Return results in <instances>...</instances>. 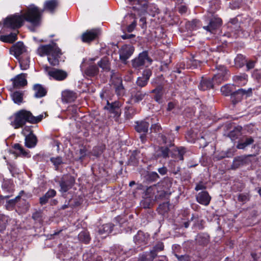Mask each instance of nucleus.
<instances>
[{"label":"nucleus","mask_w":261,"mask_h":261,"mask_svg":"<svg viewBox=\"0 0 261 261\" xmlns=\"http://www.w3.org/2000/svg\"><path fill=\"white\" fill-rule=\"evenodd\" d=\"M145 134H143L140 137V138L141 139V140L142 143H144L145 142Z\"/></svg>","instance_id":"obj_63"},{"label":"nucleus","mask_w":261,"mask_h":261,"mask_svg":"<svg viewBox=\"0 0 261 261\" xmlns=\"http://www.w3.org/2000/svg\"><path fill=\"white\" fill-rule=\"evenodd\" d=\"M130 112H133V109L129 108L125 112V115L127 119H130L132 117L130 115Z\"/></svg>","instance_id":"obj_55"},{"label":"nucleus","mask_w":261,"mask_h":261,"mask_svg":"<svg viewBox=\"0 0 261 261\" xmlns=\"http://www.w3.org/2000/svg\"><path fill=\"white\" fill-rule=\"evenodd\" d=\"M239 26L238 19L237 18L231 19L227 23L228 28L230 29H236Z\"/></svg>","instance_id":"obj_38"},{"label":"nucleus","mask_w":261,"mask_h":261,"mask_svg":"<svg viewBox=\"0 0 261 261\" xmlns=\"http://www.w3.org/2000/svg\"><path fill=\"white\" fill-rule=\"evenodd\" d=\"M27 74L21 73L16 75L13 80V86L16 88L23 87L27 84Z\"/></svg>","instance_id":"obj_14"},{"label":"nucleus","mask_w":261,"mask_h":261,"mask_svg":"<svg viewBox=\"0 0 261 261\" xmlns=\"http://www.w3.org/2000/svg\"><path fill=\"white\" fill-rule=\"evenodd\" d=\"M217 73L213 78L214 83L220 84L228 79L229 73L225 67L220 65L217 67Z\"/></svg>","instance_id":"obj_6"},{"label":"nucleus","mask_w":261,"mask_h":261,"mask_svg":"<svg viewBox=\"0 0 261 261\" xmlns=\"http://www.w3.org/2000/svg\"><path fill=\"white\" fill-rule=\"evenodd\" d=\"M247 68L248 70L253 68L254 67L255 62L253 61H249L248 62H246Z\"/></svg>","instance_id":"obj_54"},{"label":"nucleus","mask_w":261,"mask_h":261,"mask_svg":"<svg viewBox=\"0 0 261 261\" xmlns=\"http://www.w3.org/2000/svg\"><path fill=\"white\" fill-rule=\"evenodd\" d=\"M35 96L36 97H42L46 94V89L40 84H36L34 86Z\"/></svg>","instance_id":"obj_25"},{"label":"nucleus","mask_w":261,"mask_h":261,"mask_svg":"<svg viewBox=\"0 0 261 261\" xmlns=\"http://www.w3.org/2000/svg\"><path fill=\"white\" fill-rule=\"evenodd\" d=\"M107 105L105 107V109L109 111V113L113 115V117L116 119L118 118L120 115L121 110L120 107L121 105L118 101H115L110 103L108 101H107Z\"/></svg>","instance_id":"obj_9"},{"label":"nucleus","mask_w":261,"mask_h":261,"mask_svg":"<svg viewBox=\"0 0 261 261\" xmlns=\"http://www.w3.org/2000/svg\"><path fill=\"white\" fill-rule=\"evenodd\" d=\"M186 10H187L186 7H181L179 9V11L180 13H185L186 12Z\"/></svg>","instance_id":"obj_62"},{"label":"nucleus","mask_w":261,"mask_h":261,"mask_svg":"<svg viewBox=\"0 0 261 261\" xmlns=\"http://www.w3.org/2000/svg\"><path fill=\"white\" fill-rule=\"evenodd\" d=\"M37 143L36 137L32 133L28 134L25 138V145L28 148H32L35 146Z\"/></svg>","instance_id":"obj_19"},{"label":"nucleus","mask_w":261,"mask_h":261,"mask_svg":"<svg viewBox=\"0 0 261 261\" xmlns=\"http://www.w3.org/2000/svg\"><path fill=\"white\" fill-rule=\"evenodd\" d=\"M77 98V94L70 90H65L62 92V98L65 102H71L74 101Z\"/></svg>","instance_id":"obj_16"},{"label":"nucleus","mask_w":261,"mask_h":261,"mask_svg":"<svg viewBox=\"0 0 261 261\" xmlns=\"http://www.w3.org/2000/svg\"><path fill=\"white\" fill-rule=\"evenodd\" d=\"M104 149L105 146L103 145L95 147L93 149V155L96 156H98L102 152Z\"/></svg>","instance_id":"obj_42"},{"label":"nucleus","mask_w":261,"mask_h":261,"mask_svg":"<svg viewBox=\"0 0 261 261\" xmlns=\"http://www.w3.org/2000/svg\"><path fill=\"white\" fill-rule=\"evenodd\" d=\"M27 132L29 133V134H30V133H32L30 127L24 128L22 131V134L26 137V136L28 135Z\"/></svg>","instance_id":"obj_57"},{"label":"nucleus","mask_w":261,"mask_h":261,"mask_svg":"<svg viewBox=\"0 0 261 261\" xmlns=\"http://www.w3.org/2000/svg\"><path fill=\"white\" fill-rule=\"evenodd\" d=\"M169 204L168 203H164L161 204L159 206V209L165 208V212H167L168 210Z\"/></svg>","instance_id":"obj_56"},{"label":"nucleus","mask_w":261,"mask_h":261,"mask_svg":"<svg viewBox=\"0 0 261 261\" xmlns=\"http://www.w3.org/2000/svg\"><path fill=\"white\" fill-rule=\"evenodd\" d=\"M50 161L56 167V169H57L58 166L63 163L62 159L60 156H57L56 158H51L50 159Z\"/></svg>","instance_id":"obj_40"},{"label":"nucleus","mask_w":261,"mask_h":261,"mask_svg":"<svg viewBox=\"0 0 261 261\" xmlns=\"http://www.w3.org/2000/svg\"><path fill=\"white\" fill-rule=\"evenodd\" d=\"M44 69L47 72V74L50 76V78L52 77L56 80H63L67 76V73L62 70L56 69L49 70V67L47 66H45Z\"/></svg>","instance_id":"obj_10"},{"label":"nucleus","mask_w":261,"mask_h":261,"mask_svg":"<svg viewBox=\"0 0 261 261\" xmlns=\"http://www.w3.org/2000/svg\"><path fill=\"white\" fill-rule=\"evenodd\" d=\"M134 50V47L131 45H123L119 50L120 60L126 64L127 60L132 55Z\"/></svg>","instance_id":"obj_8"},{"label":"nucleus","mask_w":261,"mask_h":261,"mask_svg":"<svg viewBox=\"0 0 261 261\" xmlns=\"http://www.w3.org/2000/svg\"><path fill=\"white\" fill-rule=\"evenodd\" d=\"M146 95H147L146 93L141 91H136V90L134 89L131 92V100L135 102H139L144 98Z\"/></svg>","instance_id":"obj_18"},{"label":"nucleus","mask_w":261,"mask_h":261,"mask_svg":"<svg viewBox=\"0 0 261 261\" xmlns=\"http://www.w3.org/2000/svg\"><path fill=\"white\" fill-rule=\"evenodd\" d=\"M150 128L152 131L158 132L161 129V126L159 123H156L152 124Z\"/></svg>","instance_id":"obj_48"},{"label":"nucleus","mask_w":261,"mask_h":261,"mask_svg":"<svg viewBox=\"0 0 261 261\" xmlns=\"http://www.w3.org/2000/svg\"><path fill=\"white\" fill-rule=\"evenodd\" d=\"M248 200V196L244 194H240L238 196V200L242 202H245Z\"/></svg>","instance_id":"obj_51"},{"label":"nucleus","mask_w":261,"mask_h":261,"mask_svg":"<svg viewBox=\"0 0 261 261\" xmlns=\"http://www.w3.org/2000/svg\"><path fill=\"white\" fill-rule=\"evenodd\" d=\"M150 177L153 180H156L159 178V176L158 173L155 172H151L150 174Z\"/></svg>","instance_id":"obj_53"},{"label":"nucleus","mask_w":261,"mask_h":261,"mask_svg":"<svg viewBox=\"0 0 261 261\" xmlns=\"http://www.w3.org/2000/svg\"><path fill=\"white\" fill-rule=\"evenodd\" d=\"M174 108V104L172 102H169L168 105L167 110L171 111Z\"/></svg>","instance_id":"obj_60"},{"label":"nucleus","mask_w":261,"mask_h":261,"mask_svg":"<svg viewBox=\"0 0 261 261\" xmlns=\"http://www.w3.org/2000/svg\"><path fill=\"white\" fill-rule=\"evenodd\" d=\"M117 84H114L116 92L119 96L123 95L124 93V89L122 84V81L120 79H117Z\"/></svg>","instance_id":"obj_28"},{"label":"nucleus","mask_w":261,"mask_h":261,"mask_svg":"<svg viewBox=\"0 0 261 261\" xmlns=\"http://www.w3.org/2000/svg\"><path fill=\"white\" fill-rule=\"evenodd\" d=\"M48 199L49 198L46 196L45 194L44 196L40 198V203L41 205L45 204L47 202Z\"/></svg>","instance_id":"obj_50"},{"label":"nucleus","mask_w":261,"mask_h":261,"mask_svg":"<svg viewBox=\"0 0 261 261\" xmlns=\"http://www.w3.org/2000/svg\"><path fill=\"white\" fill-rule=\"evenodd\" d=\"M252 76L259 81H261V72L258 70L253 71Z\"/></svg>","instance_id":"obj_46"},{"label":"nucleus","mask_w":261,"mask_h":261,"mask_svg":"<svg viewBox=\"0 0 261 261\" xmlns=\"http://www.w3.org/2000/svg\"><path fill=\"white\" fill-rule=\"evenodd\" d=\"M19 198L20 196H18L15 199L10 200L9 202L12 204H15V202L17 201V200L19 199Z\"/></svg>","instance_id":"obj_61"},{"label":"nucleus","mask_w":261,"mask_h":261,"mask_svg":"<svg viewBox=\"0 0 261 261\" xmlns=\"http://www.w3.org/2000/svg\"><path fill=\"white\" fill-rule=\"evenodd\" d=\"M175 154L177 155L176 158L177 160H183V154L185 152V149L184 148H180L175 151Z\"/></svg>","instance_id":"obj_43"},{"label":"nucleus","mask_w":261,"mask_h":261,"mask_svg":"<svg viewBox=\"0 0 261 261\" xmlns=\"http://www.w3.org/2000/svg\"><path fill=\"white\" fill-rule=\"evenodd\" d=\"M147 83L148 81L142 76L139 77L136 82L137 85L140 87H143L145 86Z\"/></svg>","instance_id":"obj_41"},{"label":"nucleus","mask_w":261,"mask_h":261,"mask_svg":"<svg viewBox=\"0 0 261 261\" xmlns=\"http://www.w3.org/2000/svg\"><path fill=\"white\" fill-rule=\"evenodd\" d=\"M11 97L15 103L20 104L22 101L23 94L21 92L16 91L12 94Z\"/></svg>","instance_id":"obj_32"},{"label":"nucleus","mask_w":261,"mask_h":261,"mask_svg":"<svg viewBox=\"0 0 261 261\" xmlns=\"http://www.w3.org/2000/svg\"><path fill=\"white\" fill-rule=\"evenodd\" d=\"M79 241L85 244L88 243L90 241V237L89 232L87 230L81 231L78 236Z\"/></svg>","instance_id":"obj_27"},{"label":"nucleus","mask_w":261,"mask_h":261,"mask_svg":"<svg viewBox=\"0 0 261 261\" xmlns=\"http://www.w3.org/2000/svg\"><path fill=\"white\" fill-rule=\"evenodd\" d=\"M189 226V223L188 222H185L184 223V226L186 227V228H187Z\"/></svg>","instance_id":"obj_64"},{"label":"nucleus","mask_w":261,"mask_h":261,"mask_svg":"<svg viewBox=\"0 0 261 261\" xmlns=\"http://www.w3.org/2000/svg\"><path fill=\"white\" fill-rule=\"evenodd\" d=\"M0 38L3 42L13 43L17 40V34L15 33H12L8 35L1 36Z\"/></svg>","instance_id":"obj_29"},{"label":"nucleus","mask_w":261,"mask_h":261,"mask_svg":"<svg viewBox=\"0 0 261 261\" xmlns=\"http://www.w3.org/2000/svg\"><path fill=\"white\" fill-rule=\"evenodd\" d=\"M162 88L161 87H158L151 91V93H154V99L158 103H162Z\"/></svg>","instance_id":"obj_30"},{"label":"nucleus","mask_w":261,"mask_h":261,"mask_svg":"<svg viewBox=\"0 0 261 261\" xmlns=\"http://www.w3.org/2000/svg\"><path fill=\"white\" fill-rule=\"evenodd\" d=\"M10 51L16 58H18L19 56L25 51V48L23 43L21 42H18L13 45Z\"/></svg>","instance_id":"obj_13"},{"label":"nucleus","mask_w":261,"mask_h":261,"mask_svg":"<svg viewBox=\"0 0 261 261\" xmlns=\"http://www.w3.org/2000/svg\"><path fill=\"white\" fill-rule=\"evenodd\" d=\"M98 72V67L96 65H90L85 71V74L89 76H94Z\"/></svg>","instance_id":"obj_34"},{"label":"nucleus","mask_w":261,"mask_h":261,"mask_svg":"<svg viewBox=\"0 0 261 261\" xmlns=\"http://www.w3.org/2000/svg\"><path fill=\"white\" fill-rule=\"evenodd\" d=\"M14 149L15 150L14 153H16L18 155H22L23 156H27L28 153L25 151L21 146L19 144H15L13 146Z\"/></svg>","instance_id":"obj_36"},{"label":"nucleus","mask_w":261,"mask_h":261,"mask_svg":"<svg viewBox=\"0 0 261 261\" xmlns=\"http://www.w3.org/2000/svg\"><path fill=\"white\" fill-rule=\"evenodd\" d=\"M213 83H215L213 81V79H203L200 82L198 87L200 90L204 91L213 88Z\"/></svg>","instance_id":"obj_21"},{"label":"nucleus","mask_w":261,"mask_h":261,"mask_svg":"<svg viewBox=\"0 0 261 261\" xmlns=\"http://www.w3.org/2000/svg\"><path fill=\"white\" fill-rule=\"evenodd\" d=\"M234 82L239 85H245L247 82V75L245 73H241L239 75H235L233 77Z\"/></svg>","instance_id":"obj_24"},{"label":"nucleus","mask_w":261,"mask_h":261,"mask_svg":"<svg viewBox=\"0 0 261 261\" xmlns=\"http://www.w3.org/2000/svg\"><path fill=\"white\" fill-rule=\"evenodd\" d=\"M137 24V21L134 20L132 23L129 25L127 28V30L128 32H132L135 28Z\"/></svg>","instance_id":"obj_47"},{"label":"nucleus","mask_w":261,"mask_h":261,"mask_svg":"<svg viewBox=\"0 0 261 261\" xmlns=\"http://www.w3.org/2000/svg\"><path fill=\"white\" fill-rule=\"evenodd\" d=\"M99 30L98 29H92L87 31L83 34L82 36V41L85 43H89L94 40L99 35Z\"/></svg>","instance_id":"obj_12"},{"label":"nucleus","mask_w":261,"mask_h":261,"mask_svg":"<svg viewBox=\"0 0 261 261\" xmlns=\"http://www.w3.org/2000/svg\"><path fill=\"white\" fill-rule=\"evenodd\" d=\"M57 6L58 2L57 0L47 1L44 3V10H47L50 13H53Z\"/></svg>","instance_id":"obj_23"},{"label":"nucleus","mask_w":261,"mask_h":261,"mask_svg":"<svg viewBox=\"0 0 261 261\" xmlns=\"http://www.w3.org/2000/svg\"><path fill=\"white\" fill-rule=\"evenodd\" d=\"M152 62L146 51L140 53L138 57L132 60V66L136 69L140 70L144 67L149 66Z\"/></svg>","instance_id":"obj_5"},{"label":"nucleus","mask_w":261,"mask_h":261,"mask_svg":"<svg viewBox=\"0 0 261 261\" xmlns=\"http://www.w3.org/2000/svg\"><path fill=\"white\" fill-rule=\"evenodd\" d=\"M113 226L114 225L111 223L104 224L99 228L98 233L101 235H107L112 232Z\"/></svg>","instance_id":"obj_26"},{"label":"nucleus","mask_w":261,"mask_h":261,"mask_svg":"<svg viewBox=\"0 0 261 261\" xmlns=\"http://www.w3.org/2000/svg\"><path fill=\"white\" fill-rule=\"evenodd\" d=\"M20 67L21 70H26L30 66V58L27 54L23 55L18 58Z\"/></svg>","instance_id":"obj_20"},{"label":"nucleus","mask_w":261,"mask_h":261,"mask_svg":"<svg viewBox=\"0 0 261 261\" xmlns=\"http://www.w3.org/2000/svg\"><path fill=\"white\" fill-rule=\"evenodd\" d=\"M164 246L162 244H159L155 248L156 251H161L163 250Z\"/></svg>","instance_id":"obj_59"},{"label":"nucleus","mask_w":261,"mask_h":261,"mask_svg":"<svg viewBox=\"0 0 261 261\" xmlns=\"http://www.w3.org/2000/svg\"><path fill=\"white\" fill-rule=\"evenodd\" d=\"M98 65L102 70L109 71L110 69V63L107 58H102L98 63Z\"/></svg>","instance_id":"obj_33"},{"label":"nucleus","mask_w":261,"mask_h":261,"mask_svg":"<svg viewBox=\"0 0 261 261\" xmlns=\"http://www.w3.org/2000/svg\"><path fill=\"white\" fill-rule=\"evenodd\" d=\"M43 12L34 5L30 6L26 13L19 15L15 14L8 16L4 21V25L7 28L15 29L20 27L26 20L34 25L39 24L41 19V15Z\"/></svg>","instance_id":"obj_1"},{"label":"nucleus","mask_w":261,"mask_h":261,"mask_svg":"<svg viewBox=\"0 0 261 261\" xmlns=\"http://www.w3.org/2000/svg\"><path fill=\"white\" fill-rule=\"evenodd\" d=\"M232 86L228 84L225 85L221 87V92L225 96L231 95V99L233 103H234L236 97L238 99L237 101H239L241 99L242 96L247 95L248 92L251 93L252 91L251 89H249L247 91L243 89H240L232 94Z\"/></svg>","instance_id":"obj_4"},{"label":"nucleus","mask_w":261,"mask_h":261,"mask_svg":"<svg viewBox=\"0 0 261 261\" xmlns=\"http://www.w3.org/2000/svg\"><path fill=\"white\" fill-rule=\"evenodd\" d=\"M43 117V115L35 117L30 111L21 110L11 116L9 120L11 125L16 129L22 127L27 122L31 123H38L42 119Z\"/></svg>","instance_id":"obj_2"},{"label":"nucleus","mask_w":261,"mask_h":261,"mask_svg":"<svg viewBox=\"0 0 261 261\" xmlns=\"http://www.w3.org/2000/svg\"><path fill=\"white\" fill-rule=\"evenodd\" d=\"M8 221V218L4 215L0 214V231L4 230L6 228Z\"/></svg>","instance_id":"obj_37"},{"label":"nucleus","mask_w":261,"mask_h":261,"mask_svg":"<svg viewBox=\"0 0 261 261\" xmlns=\"http://www.w3.org/2000/svg\"><path fill=\"white\" fill-rule=\"evenodd\" d=\"M162 139L165 143H171V142L172 141V140L170 138H169V139L168 140L166 136H163Z\"/></svg>","instance_id":"obj_58"},{"label":"nucleus","mask_w":261,"mask_h":261,"mask_svg":"<svg viewBox=\"0 0 261 261\" xmlns=\"http://www.w3.org/2000/svg\"><path fill=\"white\" fill-rule=\"evenodd\" d=\"M151 75V71L148 69L143 71L142 77H144L146 80L148 81L150 76Z\"/></svg>","instance_id":"obj_44"},{"label":"nucleus","mask_w":261,"mask_h":261,"mask_svg":"<svg viewBox=\"0 0 261 261\" xmlns=\"http://www.w3.org/2000/svg\"><path fill=\"white\" fill-rule=\"evenodd\" d=\"M222 24V20L219 17H214L212 18L207 26H204L203 28L204 30L211 33L219 28Z\"/></svg>","instance_id":"obj_11"},{"label":"nucleus","mask_w":261,"mask_h":261,"mask_svg":"<svg viewBox=\"0 0 261 261\" xmlns=\"http://www.w3.org/2000/svg\"><path fill=\"white\" fill-rule=\"evenodd\" d=\"M158 171L160 174H161L162 175H164L167 172V169L165 167H162L161 168H159Z\"/></svg>","instance_id":"obj_52"},{"label":"nucleus","mask_w":261,"mask_h":261,"mask_svg":"<svg viewBox=\"0 0 261 261\" xmlns=\"http://www.w3.org/2000/svg\"><path fill=\"white\" fill-rule=\"evenodd\" d=\"M56 194V192L55 190L53 189H50L45 193L46 196H47L49 199L54 197Z\"/></svg>","instance_id":"obj_45"},{"label":"nucleus","mask_w":261,"mask_h":261,"mask_svg":"<svg viewBox=\"0 0 261 261\" xmlns=\"http://www.w3.org/2000/svg\"><path fill=\"white\" fill-rule=\"evenodd\" d=\"M253 142V139L252 138H247L244 141L239 142L238 144L237 147L240 149H244L246 147L251 144Z\"/></svg>","instance_id":"obj_35"},{"label":"nucleus","mask_w":261,"mask_h":261,"mask_svg":"<svg viewBox=\"0 0 261 261\" xmlns=\"http://www.w3.org/2000/svg\"><path fill=\"white\" fill-rule=\"evenodd\" d=\"M206 188V187L205 186V185L203 183V182H199V184H198L195 189L196 191H198L199 190H202V189H205Z\"/></svg>","instance_id":"obj_49"},{"label":"nucleus","mask_w":261,"mask_h":261,"mask_svg":"<svg viewBox=\"0 0 261 261\" xmlns=\"http://www.w3.org/2000/svg\"><path fill=\"white\" fill-rule=\"evenodd\" d=\"M74 183V178L70 175H64L59 182L60 191L62 193L66 192L71 188Z\"/></svg>","instance_id":"obj_7"},{"label":"nucleus","mask_w":261,"mask_h":261,"mask_svg":"<svg viewBox=\"0 0 261 261\" xmlns=\"http://www.w3.org/2000/svg\"><path fill=\"white\" fill-rule=\"evenodd\" d=\"M245 57L242 55H238L234 59L235 65L237 67H242L246 63Z\"/></svg>","instance_id":"obj_31"},{"label":"nucleus","mask_w":261,"mask_h":261,"mask_svg":"<svg viewBox=\"0 0 261 261\" xmlns=\"http://www.w3.org/2000/svg\"><path fill=\"white\" fill-rule=\"evenodd\" d=\"M169 150L167 147H161L159 149V155L162 156L164 158H166L168 156Z\"/></svg>","instance_id":"obj_39"},{"label":"nucleus","mask_w":261,"mask_h":261,"mask_svg":"<svg viewBox=\"0 0 261 261\" xmlns=\"http://www.w3.org/2000/svg\"><path fill=\"white\" fill-rule=\"evenodd\" d=\"M211 199V196L206 191H202L198 193L196 196V200L201 204L207 206L209 204Z\"/></svg>","instance_id":"obj_15"},{"label":"nucleus","mask_w":261,"mask_h":261,"mask_svg":"<svg viewBox=\"0 0 261 261\" xmlns=\"http://www.w3.org/2000/svg\"><path fill=\"white\" fill-rule=\"evenodd\" d=\"M37 53L40 56H47L48 61L53 66L59 64V58L62 55L61 49L54 42L40 45L37 49Z\"/></svg>","instance_id":"obj_3"},{"label":"nucleus","mask_w":261,"mask_h":261,"mask_svg":"<svg viewBox=\"0 0 261 261\" xmlns=\"http://www.w3.org/2000/svg\"><path fill=\"white\" fill-rule=\"evenodd\" d=\"M149 126V124L148 122L142 121L137 122V124L136 126V130L140 133L146 134L148 132Z\"/></svg>","instance_id":"obj_22"},{"label":"nucleus","mask_w":261,"mask_h":261,"mask_svg":"<svg viewBox=\"0 0 261 261\" xmlns=\"http://www.w3.org/2000/svg\"><path fill=\"white\" fill-rule=\"evenodd\" d=\"M149 238L148 233H145L143 231H139L137 234L134 237V241L137 245L146 244Z\"/></svg>","instance_id":"obj_17"}]
</instances>
